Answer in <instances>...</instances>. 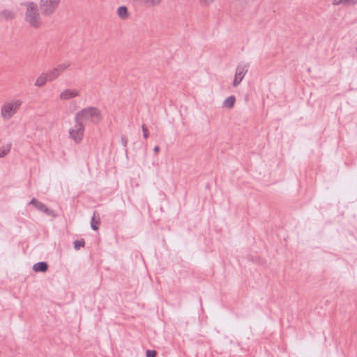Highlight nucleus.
I'll list each match as a JSON object with an SVG mask.
<instances>
[{
  "instance_id": "f257e3e1",
  "label": "nucleus",
  "mask_w": 357,
  "mask_h": 357,
  "mask_svg": "<svg viewBox=\"0 0 357 357\" xmlns=\"http://www.w3.org/2000/svg\"><path fill=\"white\" fill-rule=\"evenodd\" d=\"M101 111L96 107H88L82 109L75 116V122H90L93 124H98L102 119Z\"/></svg>"
},
{
  "instance_id": "f03ea898",
  "label": "nucleus",
  "mask_w": 357,
  "mask_h": 357,
  "mask_svg": "<svg viewBox=\"0 0 357 357\" xmlns=\"http://www.w3.org/2000/svg\"><path fill=\"white\" fill-rule=\"evenodd\" d=\"M26 7L25 20L33 28H39L41 25L40 16L38 13L37 4L34 2L24 3Z\"/></svg>"
},
{
  "instance_id": "7ed1b4c3",
  "label": "nucleus",
  "mask_w": 357,
  "mask_h": 357,
  "mask_svg": "<svg viewBox=\"0 0 357 357\" xmlns=\"http://www.w3.org/2000/svg\"><path fill=\"white\" fill-rule=\"evenodd\" d=\"M22 101L17 100L10 102H6L1 107V114L4 120H9L18 110Z\"/></svg>"
},
{
  "instance_id": "20e7f679",
  "label": "nucleus",
  "mask_w": 357,
  "mask_h": 357,
  "mask_svg": "<svg viewBox=\"0 0 357 357\" xmlns=\"http://www.w3.org/2000/svg\"><path fill=\"white\" fill-rule=\"evenodd\" d=\"M61 0H40V9L45 16H50L54 13Z\"/></svg>"
},
{
  "instance_id": "39448f33",
  "label": "nucleus",
  "mask_w": 357,
  "mask_h": 357,
  "mask_svg": "<svg viewBox=\"0 0 357 357\" xmlns=\"http://www.w3.org/2000/svg\"><path fill=\"white\" fill-rule=\"evenodd\" d=\"M84 126L80 122H75V126L69 130L70 137L76 143L79 144L83 139Z\"/></svg>"
},
{
  "instance_id": "423d86ee",
  "label": "nucleus",
  "mask_w": 357,
  "mask_h": 357,
  "mask_svg": "<svg viewBox=\"0 0 357 357\" xmlns=\"http://www.w3.org/2000/svg\"><path fill=\"white\" fill-rule=\"evenodd\" d=\"M248 63L238 65L236 69L235 77L233 82V86H237L243 79L244 76L248 70Z\"/></svg>"
},
{
  "instance_id": "0eeeda50",
  "label": "nucleus",
  "mask_w": 357,
  "mask_h": 357,
  "mask_svg": "<svg viewBox=\"0 0 357 357\" xmlns=\"http://www.w3.org/2000/svg\"><path fill=\"white\" fill-rule=\"evenodd\" d=\"M70 66V62H65L54 68L52 70H50L47 73L49 75V81L51 82L56 79L61 75V73L65 71Z\"/></svg>"
},
{
  "instance_id": "6e6552de",
  "label": "nucleus",
  "mask_w": 357,
  "mask_h": 357,
  "mask_svg": "<svg viewBox=\"0 0 357 357\" xmlns=\"http://www.w3.org/2000/svg\"><path fill=\"white\" fill-rule=\"evenodd\" d=\"M29 204H32L34 207L40 211H42L50 216H55L54 213L52 210L48 208L43 203L38 201L36 198H33Z\"/></svg>"
},
{
  "instance_id": "1a4fd4ad",
  "label": "nucleus",
  "mask_w": 357,
  "mask_h": 357,
  "mask_svg": "<svg viewBox=\"0 0 357 357\" xmlns=\"http://www.w3.org/2000/svg\"><path fill=\"white\" fill-rule=\"evenodd\" d=\"M79 91L77 89H65L59 96L61 100H70L79 96Z\"/></svg>"
},
{
  "instance_id": "9d476101",
  "label": "nucleus",
  "mask_w": 357,
  "mask_h": 357,
  "mask_svg": "<svg viewBox=\"0 0 357 357\" xmlns=\"http://www.w3.org/2000/svg\"><path fill=\"white\" fill-rule=\"evenodd\" d=\"M33 271L45 273L48 270V264L45 261H40L33 266Z\"/></svg>"
},
{
  "instance_id": "9b49d317",
  "label": "nucleus",
  "mask_w": 357,
  "mask_h": 357,
  "mask_svg": "<svg viewBox=\"0 0 357 357\" xmlns=\"http://www.w3.org/2000/svg\"><path fill=\"white\" fill-rule=\"evenodd\" d=\"M49 81V75L47 73H42L36 79L35 82V85L38 87H41L45 84V83Z\"/></svg>"
},
{
  "instance_id": "f8f14e48",
  "label": "nucleus",
  "mask_w": 357,
  "mask_h": 357,
  "mask_svg": "<svg viewBox=\"0 0 357 357\" xmlns=\"http://www.w3.org/2000/svg\"><path fill=\"white\" fill-rule=\"evenodd\" d=\"M96 214L97 212L95 211L91 220V227L94 231H97L98 229V225L100 223V218L98 215L96 216Z\"/></svg>"
},
{
  "instance_id": "ddd939ff",
  "label": "nucleus",
  "mask_w": 357,
  "mask_h": 357,
  "mask_svg": "<svg viewBox=\"0 0 357 357\" xmlns=\"http://www.w3.org/2000/svg\"><path fill=\"white\" fill-rule=\"evenodd\" d=\"M140 4L147 6H155L159 5L162 0H135Z\"/></svg>"
},
{
  "instance_id": "4468645a",
  "label": "nucleus",
  "mask_w": 357,
  "mask_h": 357,
  "mask_svg": "<svg viewBox=\"0 0 357 357\" xmlns=\"http://www.w3.org/2000/svg\"><path fill=\"white\" fill-rule=\"evenodd\" d=\"M15 17V13L9 10H2L0 13V18L2 20H10Z\"/></svg>"
},
{
  "instance_id": "2eb2a0df",
  "label": "nucleus",
  "mask_w": 357,
  "mask_h": 357,
  "mask_svg": "<svg viewBox=\"0 0 357 357\" xmlns=\"http://www.w3.org/2000/svg\"><path fill=\"white\" fill-rule=\"evenodd\" d=\"M236 102V98L234 96H230L223 102V106L228 109H231Z\"/></svg>"
},
{
  "instance_id": "dca6fc26",
  "label": "nucleus",
  "mask_w": 357,
  "mask_h": 357,
  "mask_svg": "<svg viewBox=\"0 0 357 357\" xmlns=\"http://www.w3.org/2000/svg\"><path fill=\"white\" fill-rule=\"evenodd\" d=\"M117 13L121 19H127L129 16L128 8L126 6H120L117 10Z\"/></svg>"
},
{
  "instance_id": "f3484780",
  "label": "nucleus",
  "mask_w": 357,
  "mask_h": 357,
  "mask_svg": "<svg viewBox=\"0 0 357 357\" xmlns=\"http://www.w3.org/2000/svg\"><path fill=\"white\" fill-rule=\"evenodd\" d=\"M357 3V0H333V5L343 4L346 6L354 5Z\"/></svg>"
},
{
  "instance_id": "a211bd4d",
  "label": "nucleus",
  "mask_w": 357,
  "mask_h": 357,
  "mask_svg": "<svg viewBox=\"0 0 357 357\" xmlns=\"http://www.w3.org/2000/svg\"><path fill=\"white\" fill-rule=\"evenodd\" d=\"M11 149V144H7L3 147V149H0V158L6 156Z\"/></svg>"
},
{
  "instance_id": "6ab92c4d",
  "label": "nucleus",
  "mask_w": 357,
  "mask_h": 357,
  "mask_svg": "<svg viewBox=\"0 0 357 357\" xmlns=\"http://www.w3.org/2000/svg\"><path fill=\"white\" fill-rule=\"evenodd\" d=\"M84 245L85 242L83 239L74 241V248L75 250H79L81 247H84Z\"/></svg>"
},
{
  "instance_id": "aec40b11",
  "label": "nucleus",
  "mask_w": 357,
  "mask_h": 357,
  "mask_svg": "<svg viewBox=\"0 0 357 357\" xmlns=\"http://www.w3.org/2000/svg\"><path fill=\"white\" fill-rule=\"evenodd\" d=\"M157 351L155 350H147L146 352V357H156Z\"/></svg>"
},
{
  "instance_id": "412c9836",
  "label": "nucleus",
  "mask_w": 357,
  "mask_h": 357,
  "mask_svg": "<svg viewBox=\"0 0 357 357\" xmlns=\"http://www.w3.org/2000/svg\"><path fill=\"white\" fill-rule=\"evenodd\" d=\"M142 131H143V136L144 138H147L149 137V130L146 126L144 124L142 126Z\"/></svg>"
},
{
  "instance_id": "4be33fe9",
  "label": "nucleus",
  "mask_w": 357,
  "mask_h": 357,
  "mask_svg": "<svg viewBox=\"0 0 357 357\" xmlns=\"http://www.w3.org/2000/svg\"><path fill=\"white\" fill-rule=\"evenodd\" d=\"M214 0H201L202 3H204L206 5H208L211 3H212Z\"/></svg>"
},
{
  "instance_id": "5701e85b",
  "label": "nucleus",
  "mask_w": 357,
  "mask_h": 357,
  "mask_svg": "<svg viewBox=\"0 0 357 357\" xmlns=\"http://www.w3.org/2000/svg\"><path fill=\"white\" fill-rule=\"evenodd\" d=\"M121 139H122V142H123V146H126L127 143H128L127 138L124 136V137H122Z\"/></svg>"
},
{
  "instance_id": "b1692460",
  "label": "nucleus",
  "mask_w": 357,
  "mask_h": 357,
  "mask_svg": "<svg viewBox=\"0 0 357 357\" xmlns=\"http://www.w3.org/2000/svg\"><path fill=\"white\" fill-rule=\"evenodd\" d=\"M160 151V147L158 146H156L154 147L153 149V151L155 152V153H158Z\"/></svg>"
}]
</instances>
